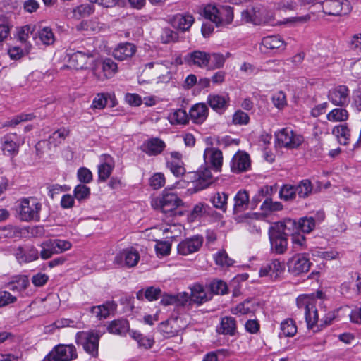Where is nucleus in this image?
Masks as SVG:
<instances>
[{
	"instance_id": "f257e3e1",
	"label": "nucleus",
	"mask_w": 361,
	"mask_h": 361,
	"mask_svg": "<svg viewBox=\"0 0 361 361\" xmlns=\"http://www.w3.org/2000/svg\"><path fill=\"white\" fill-rule=\"evenodd\" d=\"M242 19L246 23L254 25H280L286 23H305L310 19L309 14L286 18L284 21L276 20L274 13L271 11L266 9L263 6H256L247 8L242 12Z\"/></svg>"
},
{
	"instance_id": "f03ea898",
	"label": "nucleus",
	"mask_w": 361,
	"mask_h": 361,
	"mask_svg": "<svg viewBox=\"0 0 361 361\" xmlns=\"http://www.w3.org/2000/svg\"><path fill=\"white\" fill-rule=\"evenodd\" d=\"M295 224V220L287 219L283 222L274 224L269 228V238L273 252L281 255L286 252L288 234L286 233V231L290 230V228Z\"/></svg>"
},
{
	"instance_id": "7ed1b4c3",
	"label": "nucleus",
	"mask_w": 361,
	"mask_h": 361,
	"mask_svg": "<svg viewBox=\"0 0 361 361\" xmlns=\"http://www.w3.org/2000/svg\"><path fill=\"white\" fill-rule=\"evenodd\" d=\"M42 204L35 197H23L17 202L16 211L21 221H39Z\"/></svg>"
},
{
	"instance_id": "20e7f679",
	"label": "nucleus",
	"mask_w": 361,
	"mask_h": 361,
	"mask_svg": "<svg viewBox=\"0 0 361 361\" xmlns=\"http://www.w3.org/2000/svg\"><path fill=\"white\" fill-rule=\"evenodd\" d=\"M202 15L215 23L216 27L230 24L233 19V9L229 6L217 7L214 4H207L203 8Z\"/></svg>"
},
{
	"instance_id": "39448f33",
	"label": "nucleus",
	"mask_w": 361,
	"mask_h": 361,
	"mask_svg": "<svg viewBox=\"0 0 361 361\" xmlns=\"http://www.w3.org/2000/svg\"><path fill=\"white\" fill-rule=\"evenodd\" d=\"M152 204L163 213L173 216L176 214V210L183 205V201L176 193L165 189L161 195L156 198Z\"/></svg>"
},
{
	"instance_id": "423d86ee",
	"label": "nucleus",
	"mask_w": 361,
	"mask_h": 361,
	"mask_svg": "<svg viewBox=\"0 0 361 361\" xmlns=\"http://www.w3.org/2000/svg\"><path fill=\"white\" fill-rule=\"evenodd\" d=\"M296 302L298 308L305 310L307 327L312 329L318 322L315 297L314 295H301L297 298Z\"/></svg>"
},
{
	"instance_id": "0eeeda50",
	"label": "nucleus",
	"mask_w": 361,
	"mask_h": 361,
	"mask_svg": "<svg viewBox=\"0 0 361 361\" xmlns=\"http://www.w3.org/2000/svg\"><path fill=\"white\" fill-rule=\"evenodd\" d=\"M99 338L100 334L96 331H80L75 336V342L82 345L87 353L97 357Z\"/></svg>"
},
{
	"instance_id": "6e6552de",
	"label": "nucleus",
	"mask_w": 361,
	"mask_h": 361,
	"mask_svg": "<svg viewBox=\"0 0 361 361\" xmlns=\"http://www.w3.org/2000/svg\"><path fill=\"white\" fill-rule=\"evenodd\" d=\"M77 357V350L74 345L59 344L49 353L44 361H71Z\"/></svg>"
},
{
	"instance_id": "1a4fd4ad",
	"label": "nucleus",
	"mask_w": 361,
	"mask_h": 361,
	"mask_svg": "<svg viewBox=\"0 0 361 361\" xmlns=\"http://www.w3.org/2000/svg\"><path fill=\"white\" fill-rule=\"evenodd\" d=\"M277 145L287 149L298 147L303 142V137L295 133L290 128H284L275 133Z\"/></svg>"
},
{
	"instance_id": "9d476101",
	"label": "nucleus",
	"mask_w": 361,
	"mask_h": 361,
	"mask_svg": "<svg viewBox=\"0 0 361 361\" xmlns=\"http://www.w3.org/2000/svg\"><path fill=\"white\" fill-rule=\"evenodd\" d=\"M311 265L312 262L306 253L295 254L287 262L288 271L294 276L308 272Z\"/></svg>"
},
{
	"instance_id": "9b49d317",
	"label": "nucleus",
	"mask_w": 361,
	"mask_h": 361,
	"mask_svg": "<svg viewBox=\"0 0 361 361\" xmlns=\"http://www.w3.org/2000/svg\"><path fill=\"white\" fill-rule=\"evenodd\" d=\"M322 9L329 16H340L348 13L351 6L348 0H324L322 3Z\"/></svg>"
},
{
	"instance_id": "f8f14e48",
	"label": "nucleus",
	"mask_w": 361,
	"mask_h": 361,
	"mask_svg": "<svg viewBox=\"0 0 361 361\" xmlns=\"http://www.w3.org/2000/svg\"><path fill=\"white\" fill-rule=\"evenodd\" d=\"M172 62L164 61L163 63L150 62L145 65V68H154V74L157 76V82H169L172 78Z\"/></svg>"
},
{
	"instance_id": "ddd939ff",
	"label": "nucleus",
	"mask_w": 361,
	"mask_h": 361,
	"mask_svg": "<svg viewBox=\"0 0 361 361\" xmlns=\"http://www.w3.org/2000/svg\"><path fill=\"white\" fill-rule=\"evenodd\" d=\"M140 260V254L134 248L124 249L118 252L115 258L114 263L121 267H133L137 265Z\"/></svg>"
},
{
	"instance_id": "4468645a",
	"label": "nucleus",
	"mask_w": 361,
	"mask_h": 361,
	"mask_svg": "<svg viewBox=\"0 0 361 361\" xmlns=\"http://www.w3.org/2000/svg\"><path fill=\"white\" fill-rule=\"evenodd\" d=\"M1 143L4 154L14 156L18 153L19 147L24 143V140H20L16 133H10L1 138Z\"/></svg>"
},
{
	"instance_id": "2eb2a0df",
	"label": "nucleus",
	"mask_w": 361,
	"mask_h": 361,
	"mask_svg": "<svg viewBox=\"0 0 361 361\" xmlns=\"http://www.w3.org/2000/svg\"><path fill=\"white\" fill-rule=\"evenodd\" d=\"M284 269L285 267L283 262L279 259H273L261 267L259 275L261 277H269L275 280L283 274Z\"/></svg>"
},
{
	"instance_id": "dca6fc26",
	"label": "nucleus",
	"mask_w": 361,
	"mask_h": 361,
	"mask_svg": "<svg viewBox=\"0 0 361 361\" xmlns=\"http://www.w3.org/2000/svg\"><path fill=\"white\" fill-rule=\"evenodd\" d=\"M67 51V54L69 56V64L74 68H85L87 64L92 61L93 55L91 51H77L73 53L71 50Z\"/></svg>"
},
{
	"instance_id": "f3484780",
	"label": "nucleus",
	"mask_w": 361,
	"mask_h": 361,
	"mask_svg": "<svg viewBox=\"0 0 361 361\" xmlns=\"http://www.w3.org/2000/svg\"><path fill=\"white\" fill-rule=\"evenodd\" d=\"M328 99L334 105L343 106L349 103V89L345 85H338L331 89Z\"/></svg>"
},
{
	"instance_id": "a211bd4d",
	"label": "nucleus",
	"mask_w": 361,
	"mask_h": 361,
	"mask_svg": "<svg viewBox=\"0 0 361 361\" xmlns=\"http://www.w3.org/2000/svg\"><path fill=\"white\" fill-rule=\"evenodd\" d=\"M69 135V130L66 128H61L55 132H54L49 137V139L40 140L36 144V149L39 151L43 149L45 145H47L49 149L51 147H56L61 144L66 137Z\"/></svg>"
},
{
	"instance_id": "6ab92c4d",
	"label": "nucleus",
	"mask_w": 361,
	"mask_h": 361,
	"mask_svg": "<svg viewBox=\"0 0 361 361\" xmlns=\"http://www.w3.org/2000/svg\"><path fill=\"white\" fill-rule=\"evenodd\" d=\"M203 243V238L195 235L181 241L178 245V252L182 255H188L200 250Z\"/></svg>"
},
{
	"instance_id": "aec40b11",
	"label": "nucleus",
	"mask_w": 361,
	"mask_h": 361,
	"mask_svg": "<svg viewBox=\"0 0 361 361\" xmlns=\"http://www.w3.org/2000/svg\"><path fill=\"white\" fill-rule=\"evenodd\" d=\"M13 255L20 264L31 262L39 257V252L33 246H19L14 249Z\"/></svg>"
},
{
	"instance_id": "412c9836",
	"label": "nucleus",
	"mask_w": 361,
	"mask_h": 361,
	"mask_svg": "<svg viewBox=\"0 0 361 361\" xmlns=\"http://www.w3.org/2000/svg\"><path fill=\"white\" fill-rule=\"evenodd\" d=\"M211 56L209 54L199 50L193 51L185 56V61L190 66H196L199 68H206L209 63Z\"/></svg>"
},
{
	"instance_id": "4be33fe9",
	"label": "nucleus",
	"mask_w": 361,
	"mask_h": 361,
	"mask_svg": "<svg viewBox=\"0 0 361 361\" xmlns=\"http://www.w3.org/2000/svg\"><path fill=\"white\" fill-rule=\"evenodd\" d=\"M166 143L158 137H152L145 140L141 146V149L148 156H157L165 149Z\"/></svg>"
},
{
	"instance_id": "5701e85b",
	"label": "nucleus",
	"mask_w": 361,
	"mask_h": 361,
	"mask_svg": "<svg viewBox=\"0 0 361 361\" xmlns=\"http://www.w3.org/2000/svg\"><path fill=\"white\" fill-rule=\"evenodd\" d=\"M204 159L211 164L216 171H221L223 164V154L221 150L215 147H207L204 152Z\"/></svg>"
},
{
	"instance_id": "b1692460",
	"label": "nucleus",
	"mask_w": 361,
	"mask_h": 361,
	"mask_svg": "<svg viewBox=\"0 0 361 361\" xmlns=\"http://www.w3.org/2000/svg\"><path fill=\"white\" fill-rule=\"evenodd\" d=\"M250 167V157L247 153L238 152L231 161V170L233 173H241L247 171Z\"/></svg>"
},
{
	"instance_id": "393cba45",
	"label": "nucleus",
	"mask_w": 361,
	"mask_h": 361,
	"mask_svg": "<svg viewBox=\"0 0 361 361\" xmlns=\"http://www.w3.org/2000/svg\"><path fill=\"white\" fill-rule=\"evenodd\" d=\"M101 163L98 165V178L102 182L106 181L111 176L114 168L113 158L109 154H102L100 157Z\"/></svg>"
},
{
	"instance_id": "a878e982",
	"label": "nucleus",
	"mask_w": 361,
	"mask_h": 361,
	"mask_svg": "<svg viewBox=\"0 0 361 361\" xmlns=\"http://www.w3.org/2000/svg\"><path fill=\"white\" fill-rule=\"evenodd\" d=\"M216 332L224 336H235L238 332L235 319L231 316L221 317L219 324L216 326Z\"/></svg>"
},
{
	"instance_id": "bb28decb",
	"label": "nucleus",
	"mask_w": 361,
	"mask_h": 361,
	"mask_svg": "<svg viewBox=\"0 0 361 361\" xmlns=\"http://www.w3.org/2000/svg\"><path fill=\"white\" fill-rule=\"evenodd\" d=\"M101 68L103 72V75H100L97 74V68L94 67L92 68L93 74L99 80H104L107 78H112L118 71L117 63H115L111 59H105L101 62Z\"/></svg>"
},
{
	"instance_id": "cd10ccee",
	"label": "nucleus",
	"mask_w": 361,
	"mask_h": 361,
	"mask_svg": "<svg viewBox=\"0 0 361 361\" xmlns=\"http://www.w3.org/2000/svg\"><path fill=\"white\" fill-rule=\"evenodd\" d=\"M117 305L114 301H107L105 303L93 306L90 309L91 313L99 320L106 319L116 309Z\"/></svg>"
},
{
	"instance_id": "c85d7f7f",
	"label": "nucleus",
	"mask_w": 361,
	"mask_h": 361,
	"mask_svg": "<svg viewBox=\"0 0 361 361\" xmlns=\"http://www.w3.org/2000/svg\"><path fill=\"white\" fill-rule=\"evenodd\" d=\"M136 52L135 46L129 42L119 44L113 51V56L119 61L131 58Z\"/></svg>"
},
{
	"instance_id": "c756f323",
	"label": "nucleus",
	"mask_w": 361,
	"mask_h": 361,
	"mask_svg": "<svg viewBox=\"0 0 361 361\" xmlns=\"http://www.w3.org/2000/svg\"><path fill=\"white\" fill-rule=\"evenodd\" d=\"M181 327L178 325V319L173 318L161 322L159 325V331L165 338L175 336L180 331Z\"/></svg>"
},
{
	"instance_id": "7c9ffc66",
	"label": "nucleus",
	"mask_w": 361,
	"mask_h": 361,
	"mask_svg": "<svg viewBox=\"0 0 361 361\" xmlns=\"http://www.w3.org/2000/svg\"><path fill=\"white\" fill-rule=\"evenodd\" d=\"M209 109L204 103H197L193 105L189 111V118L197 124L202 123L207 118Z\"/></svg>"
},
{
	"instance_id": "2f4dec72",
	"label": "nucleus",
	"mask_w": 361,
	"mask_h": 361,
	"mask_svg": "<svg viewBox=\"0 0 361 361\" xmlns=\"http://www.w3.org/2000/svg\"><path fill=\"white\" fill-rule=\"evenodd\" d=\"M230 99L228 94H209L207 102L210 107L217 112H223L228 106Z\"/></svg>"
},
{
	"instance_id": "473e14b6",
	"label": "nucleus",
	"mask_w": 361,
	"mask_h": 361,
	"mask_svg": "<svg viewBox=\"0 0 361 361\" xmlns=\"http://www.w3.org/2000/svg\"><path fill=\"white\" fill-rule=\"evenodd\" d=\"M193 16L188 13H178L173 17L172 25L174 27L185 32L188 30L194 23Z\"/></svg>"
},
{
	"instance_id": "72a5a7b5",
	"label": "nucleus",
	"mask_w": 361,
	"mask_h": 361,
	"mask_svg": "<svg viewBox=\"0 0 361 361\" xmlns=\"http://www.w3.org/2000/svg\"><path fill=\"white\" fill-rule=\"evenodd\" d=\"M109 99L112 103L111 106L114 107L116 105V100L114 94L109 92H102L97 94L92 100L91 109L99 110L104 109L107 105Z\"/></svg>"
},
{
	"instance_id": "f704fd0d",
	"label": "nucleus",
	"mask_w": 361,
	"mask_h": 361,
	"mask_svg": "<svg viewBox=\"0 0 361 361\" xmlns=\"http://www.w3.org/2000/svg\"><path fill=\"white\" fill-rule=\"evenodd\" d=\"M34 39L36 40L37 44L49 46L55 42V35L51 27H44L35 33Z\"/></svg>"
},
{
	"instance_id": "c9c22d12",
	"label": "nucleus",
	"mask_w": 361,
	"mask_h": 361,
	"mask_svg": "<svg viewBox=\"0 0 361 361\" xmlns=\"http://www.w3.org/2000/svg\"><path fill=\"white\" fill-rule=\"evenodd\" d=\"M250 197L246 190H239L234 197L233 212L235 214L241 213L247 209Z\"/></svg>"
},
{
	"instance_id": "e433bc0d",
	"label": "nucleus",
	"mask_w": 361,
	"mask_h": 361,
	"mask_svg": "<svg viewBox=\"0 0 361 361\" xmlns=\"http://www.w3.org/2000/svg\"><path fill=\"white\" fill-rule=\"evenodd\" d=\"M196 188L197 190H203L207 188L213 181L212 175L209 168L200 169L196 173Z\"/></svg>"
},
{
	"instance_id": "4c0bfd02",
	"label": "nucleus",
	"mask_w": 361,
	"mask_h": 361,
	"mask_svg": "<svg viewBox=\"0 0 361 361\" xmlns=\"http://www.w3.org/2000/svg\"><path fill=\"white\" fill-rule=\"evenodd\" d=\"M262 45L267 49H284L286 44L279 35H270L262 38Z\"/></svg>"
},
{
	"instance_id": "58836bf2",
	"label": "nucleus",
	"mask_w": 361,
	"mask_h": 361,
	"mask_svg": "<svg viewBox=\"0 0 361 361\" xmlns=\"http://www.w3.org/2000/svg\"><path fill=\"white\" fill-rule=\"evenodd\" d=\"M211 299L204 287L200 284H195L191 288L190 300L198 305H201Z\"/></svg>"
},
{
	"instance_id": "ea45409f",
	"label": "nucleus",
	"mask_w": 361,
	"mask_h": 361,
	"mask_svg": "<svg viewBox=\"0 0 361 361\" xmlns=\"http://www.w3.org/2000/svg\"><path fill=\"white\" fill-rule=\"evenodd\" d=\"M298 331V328L293 319L288 318L281 322L280 325L279 337H293Z\"/></svg>"
},
{
	"instance_id": "a19ab883",
	"label": "nucleus",
	"mask_w": 361,
	"mask_h": 361,
	"mask_svg": "<svg viewBox=\"0 0 361 361\" xmlns=\"http://www.w3.org/2000/svg\"><path fill=\"white\" fill-rule=\"evenodd\" d=\"M111 334L123 335L129 330V324L126 319H121L111 322L108 326Z\"/></svg>"
},
{
	"instance_id": "79ce46f5",
	"label": "nucleus",
	"mask_w": 361,
	"mask_h": 361,
	"mask_svg": "<svg viewBox=\"0 0 361 361\" xmlns=\"http://www.w3.org/2000/svg\"><path fill=\"white\" fill-rule=\"evenodd\" d=\"M168 119L173 125H185L188 122L189 116L186 111L178 109L170 113L168 116Z\"/></svg>"
},
{
	"instance_id": "37998d69",
	"label": "nucleus",
	"mask_w": 361,
	"mask_h": 361,
	"mask_svg": "<svg viewBox=\"0 0 361 361\" xmlns=\"http://www.w3.org/2000/svg\"><path fill=\"white\" fill-rule=\"evenodd\" d=\"M332 133L337 137L340 144L345 145L349 143L350 133V130L345 124L335 126Z\"/></svg>"
},
{
	"instance_id": "c03bdc74",
	"label": "nucleus",
	"mask_w": 361,
	"mask_h": 361,
	"mask_svg": "<svg viewBox=\"0 0 361 361\" xmlns=\"http://www.w3.org/2000/svg\"><path fill=\"white\" fill-rule=\"evenodd\" d=\"M228 198V195L226 193L218 192L211 197L210 201L215 208L224 212L227 209Z\"/></svg>"
},
{
	"instance_id": "a18cd8bd",
	"label": "nucleus",
	"mask_w": 361,
	"mask_h": 361,
	"mask_svg": "<svg viewBox=\"0 0 361 361\" xmlns=\"http://www.w3.org/2000/svg\"><path fill=\"white\" fill-rule=\"evenodd\" d=\"M40 257L42 259L51 258L54 255L58 254L54 240L50 239L44 241L41 245Z\"/></svg>"
},
{
	"instance_id": "49530a36",
	"label": "nucleus",
	"mask_w": 361,
	"mask_h": 361,
	"mask_svg": "<svg viewBox=\"0 0 361 361\" xmlns=\"http://www.w3.org/2000/svg\"><path fill=\"white\" fill-rule=\"evenodd\" d=\"M161 290L159 288L151 286L147 288L145 291L140 290L137 293V298L141 300L145 297L149 301L156 300L161 296Z\"/></svg>"
},
{
	"instance_id": "de8ad7c7",
	"label": "nucleus",
	"mask_w": 361,
	"mask_h": 361,
	"mask_svg": "<svg viewBox=\"0 0 361 361\" xmlns=\"http://www.w3.org/2000/svg\"><path fill=\"white\" fill-rule=\"evenodd\" d=\"M326 118L331 122L345 121L348 118V112L345 109L336 108L326 115Z\"/></svg>"
},
{
	"instance_id": "09e8293b",
	"label": "nucleus",
	"mask_w": 361,
	"mask_h": 361,
	"mask_svg": "<svg viewBox=\"0 0 361 361\" xmlns=\"http://www.w3.org/2000/svg\"><path fill=\"white\" fill-rule=\"evenodd\" d=\"M254 311V305L250 300H245L231 309L233 314H247Z\"/></svg>"
},
{
	"instance_id": "8fccbe9b",
	"label": "nucleus",
	"mask_w": 361,
	"mask_h": 361,
	"mask_svg": "<svg viewBox=\"0 0 361 361\" xmlns=\"http://www.w3.org/2000/svg\"><path fill=\"white\" fill-rule=\"evenodd\" d=\"M315 220L312 216H305L300 219L299 221L293 227L296 226L300 228L303 233H309L315 228Z\"/></svg>"
},
{
	"instance_id": "3c124183",
	"label": "nucleus",
	"mask_w": 361,
	"mask_h": 361,
	"mask_svg": "<svg viewBox=\"0 0 361 361\" xmlns=\"http://www.w3.org/2000/svg\"><path fill=\"white\" fill-rule=\"evenodd\" d=\"M36 26L35 25H26L21 27L18 31V39L23 43H26L30 36L35 37V30Z\"/></svg>"
},
{
	"instance_id": "603ef678",
	"label": "nucleus",
	"mask_w": 361,
	"mask_h": 361,
	"mask_svg": "<svg viewBox=\"0 0 361 361\" xmlns=\"http://www.w3.org/2000/svg\"><path fill=\"white\" fill-rule=\"evenodd\" d=\"M295 188L298 196L302 198L307 197L312 191L311 182L307 179L301 180Z\"/></svg>"
},
{
	"instance_id": "864d4df0",
	"label": "nucleus",
	"mask_w": 361,
	"mask_h": 361,
	"mask_svg": "<svg viewBox=\"0 0 361 361\" xmlns=\"http://www.w3.org/2000/svg\"><path fill=\"white\" fill-rule=\"evenodd\" d=\"M216 264L222 267H230L233 264V260L231 259L226 252L224 250H219L214 255Z\"/></svg>"
},
{
	"instance_id": "5fc2aeb1",
	"label": "nucleus",
	"mask_w": 361,
	"mask_h": 361,
	"mask_svg": "<svg viewBox=\"0 0 361 361\" xmlns=\"http://www.w3.org/2000/svg\"><path fill=\"white\" fill-rule=\"evenodd\" d=\"M94 12V8L89 4H81L73 10V17L79 19Z\"/></svg>"
},
{
	"instance_id": "6e6d98bb",
	"label": "nucleus",
	"mask_w": 361,
	"mask_h": 361,
	"mask_svg": "<svg viewBox=\"0 0 361 361\" xmlns=\"http://www.w3.org/2000/svg\"><path fill=\"white\" fill-rule=\"evenodd\" d=\"M211 59L210 69H217L224 66L226 58L230 56L229 53H226V56H224L219 53H213L210 54Z\"/></svg>"
},
{
	"instance_id": "4d7b16f0",
	"label": "nucleus",
	"mask_w": 361,
	"mask_h": 361,
	"mask_svg": "<svg viewBox=\"0 0 361 361\" xmlns=\"http://www.w3.org/2000/svg\"><path fill=\"white\" fill-rule=\"evenodd\" d=\"M166 166L171 172L176 177H180L185 173V169L183 162H176V161H166Z\"/></svg>"
},
{
	"instance_id": "13d9d810",
	"label": "nucleus",
	"mask_w": 361,
	"mask_h": 361,
	"mask_svg": "<svg viewBox=\"0 0 361 361\" xmlns=\"http://www.w3.org/2000/svg\"><path fill=\"white\" fill-rule=\"evenodd\" d=\"M211 291L216 295H224L228 292L227 284L221 280H214L209 285Z\"/></svg>"
},
{
	"instance_id": "bf43d9fd",
	"label": "nucleus",
	"mask_w": 361,
	"mask_h": 361,
	"mask_svg": "<svg viewBox=\"0 0 361 361\" xmlns=\"http://www.w3.org/2000/svg\"><path fill=\"white\" fill-rule=\"evenodd\" d=\"M261 209L265 213L279 211L282 209V204L279 202H273L271 197H267L261 205Z\"/></svg>"
},
{
	"instance_id": "052dcab7",
	"label": "nucleus",
	"mask_w": 361,
	"mask_h": 361,
	"mask_svg": "<svg viewBox=\"0 0 361 361\" xmlns=\"http://www.w3.org/2000/svg\"><path fill=\"white\" fill-rule=\"evenodd\" d=\"M29 280L26 276H20L9 285V289L12 291L21 292L27 288Z\"/></svg>"
},
{
	"instance_id": "680f3d73",
	"label": "nucleus",
	"mask_w": 361,
	"mask_h": 361,
	"mask_svg": "<svg viewBox=\"0 0 361 361\" xmlns=\"http://www.w3.org/2000/svg\"><path fill=\"white\" fill-rule=\"evenodd\" d=\"M131 336L136 340L140 346H143L145 348H149L154 343L153 339L143 336L138 331H132Z\"/></svg>"
},
{
	"instance_id": "e2e57ef3",
	"label": "nucleus",
	"mask_w": 361,
	"mask_h": 361,
	"mask_svg": "<svg viewBox=\"0 0 361 361\" xmlns=\"http://www.w3.org/2000/svg\"><path fill=\"white\" fill-rule=\"evenodd\" d=\"M165 183V176L162 173H155L149 178V185L154 190L162 188Z\"/></svg>"
},
{
	"instance_id": "0e129e2a",
	"label": "nucleus",
	"mask_w": 361,
	"mask_h": 361,
	"mask_svg": "<svg viewBox=\"0 0 361 361\" xmlns=\"http://www.w3.org/2000/svg\"><path fill=\"white\" fill-rule=\"evenodd\" d=\"M74 197L79 201L87 199L90 195V188L85 184H79L74 189Z\"/></svg>"
},
{
	"instance_id": "69168bd1",
	"label": "nucleus",
	"mask_w": 361,
	"mask_h": 361,
	"mask_svg": "<svg viewBox=\"0 0 361 361\" xmlns=\"http://www.w3.org/2000/svg\"><path fill=\"white\" fill-rule=\"evenodd\" d=\"M271 101L278 109H282L287 105L286 94L282 91L274 93L271 97Z\"/></svg>"
},
{
	"instance_id": "338daca9",
	"label": "nucleus",
	"mask_w": 361,
	"mask_h": 361,
	"mask_svg": "<svg viewBox=\"0 0 361 361\" xmlns=\"http://www.w3.org/2000/svg\"><path fill=\"white\" fill-rule=\"evenodd\" d=\"M292 243L294 249L302 250L307 248L306 238L300 233H293L291 236Z\"/></svg>"
},
{
	"instance_id": "774afa93",
	"label": "nucleus",
	"mask_w": 361,
	"mask_h": 361,
	"mask_svg": "<svg viewBox=\"0 0 361 361\" xmlns=\"http://www.w3.org/2000/svg\"><path fill=\"white\" fill-rule=\"evenodd\" d=\"M296 190L295 186L290 185H285L281 189L280 197L285 200H290L295 197Z\"/></svg>"
}]
</instances>
